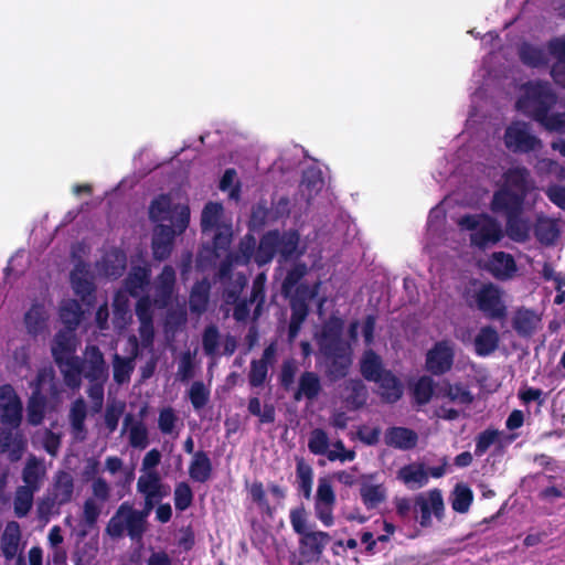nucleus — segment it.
Segmentation results:
<instances>
[{
	"label": "nucleus",
	"mask_w": 565,
	"mask_h": 565,
	"mask_svg": "<svg viewBox=\"0 0 565 565\" xmlns=\"http://www.w3.org/2000/svg\"><path fill=\"white\" fill-rule=\"evenodd\" d=\"M296 478L299 491L306 499L311 498L313 470L303 459L297 460Z\"/></svg>",
	"instance_id": "nucleus-43"
},
{
	"label": "nucleus",
	"mask_w": 565,
	"mask_h": 565,
	"mask_svg": "<svg viewBox=\"0 0 565 565\" xmlns=\"http://www.w3.org/2000/svg\"><path fill=\"white\" fill-rule=\"evenodd\" d=\"M433 394L436 395L433 380L428 376L420 377L414 386V396L416 402L419 404H426L429 402Z\"/></svg>",
	"instance_id": "nucleus-55"
},
{
	"label": "nucleus",
	"mask_w": 565,
	"mask_h": 565,
	"mask_svg": "<svg viewBox=\"0 0 565 565\" xmlns=\"http://www.w3.org/2000/svg\"><path fill=\"white\" fill-rule=\"evenodd\" d=\"M236 171L233 168L226 169L220 180V190L228 192L230 199L237 200L239 198L241 186L236 182Z\"/></svg>",
	"instance_id": "nucleus-53"
},
{
	"label": "nucleus",
	"mask_w": 565,
	"mask_h": 565,
	"mask_svg": "<svg viewBox=\"0 0 565 565\" xmlns=\"http://www.w3.org/2000/svg\"><path fill=\"white\" fill-rule=\"evenodd\" d=\"M47 316L43 305L34 303L24 315V323L28 332L38 335L46 328Z\"/></svg>",
	"instance_id": "nucleus-34"
},
{
	"label": "nucleus",
	"mask_w": 565,
	"mask_h": 565,
	"mask_svg": "<svg viewBox=\"0 0 565 565\" xmlns=\"http://www.w3.org/2000/svg\"><path fill=\"white\" fill-rule=\"evenodd\" d=\"M149 278L150 271L147 267L135 266L125 279V287L132 297H137L139 291L149 284Z\"/></svg>",
	"instance_id": "nucleus-36"
},
{
	"label": "nucleus",
	"mask_w": 565,
	"mask_h": 565,
	"mask_svg": "<svg viewBox=\"0 0 565 565\" xmlns=\"http://www.w3.org/2000/svg\"><path fill=\"white\" fill-rule=\"evenodd\" d=\"M330 536L322 531H311L301 535L299 553L306 562H317L328 545Z\"/></svg>",
	"instance_id": "nucleus-14"
},
{
	"label": "nucleus",
	"mask_w": 565,
	"mask_h": 565,
	"mask_svg": "<svg viewBox=\"0 0 565 565\" xmlns=\"http://www.w3.org/2000/svg\"><path fill=\"white\" fill-rule=\"evenodd\" d=\"M384 439L386 445L406 450L415 447L418 438L417 434L408 428L393 427L385 433Z\"/></svg>",
	"instance_id": "nucleus-29"
},
{
	"label": "nucleus",
	"mask_w": 565,
	"mask_h": 565,
	"mask_svg": "<svg viewBox=\"0 0 565 565\" xmlns=\"http://www.w3.org/2000/svg\"><path fill=\"white\" fill-rule=\"evenodd\" d=\"M520 57L523 63L530 66L544 65L547 62L545 52L534 45L523 44L520 49Z\"/></svg>",
	"instance_id": "nucleus-49"
},
{
	"label": "nucleus",
	"mask_w": 565,
	"mask_h": 565,
	"mask_svg": "<svg viewBox=\"0 0 565 565\" xmlns=\"http://www.w3.org/2000/svg\"><path fill=\"white\" fill-rule=\"evenodd\" d=\"M535 233L540 242L546 245L553 244L558 236L556 224L548 220L540 221Z\"/></svg>",
	"instance_id": "nucleus-56"
},
{
	"label": "nucleus",
	"mask_w": 565,
	"mask_h": 565,
	"mask_svg": "<svg viewBox=\"0 0 565 565\" xmlns=\"http://www.w3.org/2000/svg\"><path fill=\"white\" fill-rule=\"evenodd\" d=\"M74 492L73 477L66 471H58L50 494L57 507L64 505L72 500Z\"/></svg>",
	"instance_id": "nucleus-25"
},
{
	"label": "nucleus",
	"mask_w": 565,
	"mask_h": 565,
	"mask_svg": "<svg viewBox=\"0 0 565 565\" xmlns=\"http://www.w3.org/2000/svg\"><path fill=\"white\" fill-rule=\"evenodd\" d=\"M396 478L408 489L417 490L428 483V470L422 462H411L399 468Z\"/></svg>",
	"instance_id": "nucleus-17"
},
{
	"label": "nucleus",
	"mask_w": 565,
	"mask_h": 565,
	"mask_svg": "<svg viewBox=\"0 0 565 565\" xmlns=\"http://www.w3.org/2000/svg\"><path fill=\"white\" fill-rule=\"evenodd\" d=\"M222 213L223 206L221 203L209 202L205 204L201 214V228L203 235L212 230H217V227L221 226L218 222Z\"/></svg>",
	"instance_id": "nucleus-39"
},
{
	"label": "nucleus",
	"mask_w": 565,
	"mask_h": 565,
	"mask_svg": "<svg viewBox=\"0 0 565 565\" xmlns=\"http://www.w3.org/2000/svg\"><path fill=\"white\" fill-rule=\"evenodd\" d=\"M232 243V228L228 225L218 226L212 238V244L203 245L196 256V265L201 269H206L220 264L218 277L221 280L231 279L232 270L235 265H247V235L241 239L238 253L230 252Z\"/></svg>",
	"instance_id": "nucleus-1"
},
{
	"label": "nucleus",
	"mask_w": 565,
	"mask_h": 565,
	"mask_svg": "<svg viewBox=\"0 0 565 565\" xmlns=\"http://www.w3.org/2000/svg\"><path fill=\"white\" fill-rule=\"evenodd\" d=\"M535 189V182L525 167H511L503 173L502 185L493 194L491 210L507 209L510 212H515L526 205L532 207L535 205L539 195L535 194V199L531 203L526 202L525 199Z\"/></svg>",
	"instance_id": "nucleus-2"
},
{
	"label": "nucleus",
	"mask_w": 565,
	"mask_h": 565,
	"mask_svg": "<svg viewBox=\"0 0 565 565\" xmlns=\"http://www.w3.org/2000/svg\"><path fill=\"white\" fill-rule=\"evenodd\" d=\"M499 334L491 327H483L475 338V350L480 356L491 354L498 347Z\"/></svg>",
	"instance_id": "nucleus-33"
},
{
	"label": "nucleus",
	"mask_w": 565,
	"mask_h": 565,
	"mask_svg": "<svg viewBox=\"0 0 565 565\" xmlns=\"http://www.w3.org/2000/svg\"><path fill=\"white\" fill-rule=\"evenodd\" d=\"M136 363H131L130 359L115 353L113 356V379L118 385L127 384L130 382L131 374L135 371Z\"/></svg>",
	"instance_id": "nucleus-40"
},
{
	"label": "nucleus",
	"mask_w": 565,
	"mask_h": 565,
	"mask_svg": "<svg viewBox=\"0 0 565 565\" xmlns=\"http://www.w3.org/2000/svg\"><path fill=\"white\" fill-rule=\"evenodd\" d=\"M436 398H447L457 406H468L473 401L471 392L466 386L461 384H450L449 382H443L437 386Z\"/></svg>",
	"instance_id": "nucleus-21"
},
{
	"label": "nucleus",
	"mask_w": 565,
	"mask_h": 565,
	"mask_svg": "<svg viewBox=\"0 0 565 565\" xmlns=\"http://www.w3.org/2000/svg\"><path fill=\"white\" fill-rule=\"evenodd\" d=\"M299 235L296 232L279 235L277 232L266 234L259 244L258 262L266 263L279 253L285 259L298 256L297 250Z\"/></svg>",
	"instance_id": "nucleus-8"
},
{
	"label": "nucleus",
	"mask_w": 565,
	"mask_h": 565,
	"mask_svg": "<svg viewBox=\"0 0 565 565\" xmlns=\"http://www.w3.org/2000/svg\"><path fill=\"white\" fill-rule=\"evenodd\" d=\"M486 269L497 279H511L516 273V264L512 255L494 252L486 263Z\"/></svg>",
	"instance_id": "nucleus-16"
},
{
	"label": "nucleus",
	"mask_w": 565,
	"mask_h": 565,
	"mask_svg": "<svg viewBox=\"0 0 565 565\" xmlns=\"http://www.w3.org/2000/svg\"><path fill=\"white\" fill-rule=\"evenodd\" d=\"M540 125L548 131L565 134V113H553L543 116L539 113Z\"/></svg>",
	"instance_id": "nucleus-54"
},
{
	"label": "nucleus",
	"mask_w": 565,
	"mask_h": 565,
	"mask_svg": "<svg viewBox=\"0 0 565 565\" xmlns=\"http://www.w3.org/2000/svg\"><path fill=\"white\" fill-rule=\"evenodd\" d=\"M212 471V461L207 454L203 450L194 452L189 466L190 478L195 482L204 483L211 478Z\"/></svg>",
	"instance_id": "nucleus-26"
},
{
	"label": "nucleus",
	"mask_w": 565,
	"mask_h": 565,
	"mask_svg": "<svg viewBox=\"0 0 565 565\" xmlns=\"http://www.w3.org/2000/svg\"><path fill=\"white\" fill-rule=\"evenodd\" d=\"M83 318L82 306L77 300L71 299L60 307V319L67 331H75Z\"/></svg>",
	"instance_id": "nucleus-31"
},
{
	"label": "nucleus",
	"mask_w": 565,
	"mask_h": 565,
	"mask_svg": "<svg viewBox=\"0 0 565 565\" xmlns=\"http://www.w3.org/2000/svg\"><path fill=\"white\" fill-rule=\"evenodd\" d=\"M524 209L525 206L515 212H510L507 209L493 211L494 213L503 214L507 217V234L514 242H525L530 236L529 222L520 217Z\"/></svg>",
	"instance_id": "nucleus-18"
},
{
	"label": "nucleus",
	"mask_w": 565,
	"mask_h": 565,
	"mask_svg": "<svg viewBox=\"0 0 565 565\" xmlns=\"http://www.w3.org/2000/svg\"><path fill=\"white\" fill-rule=\"evenodd\" d=\"M308 448L315 455H326L329 452V437L324 430L317 428L310 433Z\"/></svg>",
	"instance_id": "nucleus-52"
},
{
	"label": "nucleus",
	"mask_w": 565,
	"mask_h": 565,
	"mask_svg": "<svg viewBox=\"0 0 565 565\" xmlns=\"http://www.w3.org/2000/svg\"><path fill=\"white\" fill-rule=\"evenodd\" d=\"M544 192H545L546 196L548 198V200L554 205H556L561 210L565 211V186L564 185L553 183V184H550L544 190Z\"/></svg>",
	"instance_id": "nucleus-64"
},
{
	"label": "nucleus",
	"mask_w": 565,
	"mask_h": 565,
	"mask_svg": "<svg viewBox=\"0 0 565 565\" xmlns=\"http://www.w3.org/2000/svg\"><path fill=\"white\" fill-rule=\"evenodd\" d=\"M380 394L387 402L397 401L403 393V388L397 379L390 372H384L377 381Z\"/></svg>",
	"instance_id": "nucleus-37"
},
{
	"label": "nucleus",
	"mask_w": 565,
	"mask_h": 565,
	"mask_svg": "<svg viewBox=\"0 0 565 565\" xmlns=\"http://www.w3.org/2000/svg\"><path fill=\"white\" fill-rule=\"evenodd\" d=\"M513 328L521 335L532 334L541 323V317L533 310L520 308L513 316Z\"/></svg>",
	"instance_id": "nucleus-28"
},
{
	"label": "nucleus",
	"mask_w": 565,
	"mask_h": 565,
	"mask_svg": "<svg viewBox=\"0 0 565 565\" xmlns=\"http://www.w3.org/2000/svg\"><path fill=\"white\" fill-rule=\"evenodd\" d=\"M472 499L471 489L463 483H458L451 494V508L456 512L466 513L472 503Z\"/></svg>",
	"instance_id": "nucleus-45"
},
{
	"label": "nucleus",
	"mask_w": 565,
	"mask_h": 565,
	"mask_svg": "<svg viewBox=\"0 0 565 565\" xmlns=\"http://www.w3.org/2000/svg\"><path fill=\"white\" fill-rule=\"evenodd\" d=\"M174 507L178 511L183 512L189 509L193 502V491L185 481L179 482L174 487Z\"/></svg>",
	"instance_id": "nucleus-50"
},
{
	"label": "nucleus",
	"mask_w": 565,
	"mask_h": 565,
	"mask_svg": "<svg viewBox=\"0 0 565 565\" xmlns=\"http://www.w3.org/2000/svg\"><path fill=\"white\" fill-rule=\"evenodd\" d=\"M46 397L39 391H34L26 405V419L32 426H39L43 423L45 416Z\"/></svg>",
	"instance_id": "nucleus-35"
},
{
	"label": "nucleus",
	"mask_w": 565,
	"mask_h": 565,
	"mask_svg": "<svg viewBox=\"0 0 565 565\" xmlns=\"http://www.w3.org/2000/svg\"><path fill=\"white\" fill-rule=\"evenodd\" d=\"M188 395L192 407L196 412L204 408L210 401V390L202 381L193 382L188 392Z\"/></svg>",
	"instance_id": "nucleus-47"
},
{
	"label": "nucleus",
	"mask_w": 565,
	"mask_h": 565,
	"mask_svg": "<svg viewBox=\"0 0 565 565\" xmlns=\"http://www.w3.org/2000/svg\"><path fill=\"white\" fill-rule=\"evenodd\" d=\"M290 524L292 530L300 536L309 533L308 530V514L303 507L295 508L290 511Z\"/></svg>",
	"instance_id": "nucleus-61"
},
{
	"label": "nucleus",
	"mask_w": 565,
	"mask_h": 565,
	"mask_svg": "<svg viewBox=\"0 0 565 565\" xmlns=\"http://www.w3.org/2000/svg\"><path fill=\"white\" fill-rule=\"evenodd\" d=\"M320 391L319 377L312 372H306L299 380V388L296 393V399L306 397L313 399Z\"/></svg>",
	"instance_id": "nucleus-44"
},
{
	"label": "nucleus",
	"mask_w": 565,
	"mask_h": 565,
	"mask_svg": "<svg viewBox=\"0 0 565 565\" xmlns=\"http://www.w3.org/2000/svg\"><path fill=\"white\" fill-rule=\"evenodd\" d=\"M220 341L221 333L218 328L215 324L206 326L202 334V348L204 354L212 359L220 356Z\"/></svg>",
	"instance_id": "nucleus-42"
},
{
	"label": "nucleus",
	"mask_w": 565,
	"mask_h": 565,
	"mask_svg": "<svg viewBox=\"0 0 565 565\" xmlns=\"http://www.w3.org/2000/svg\"><path fill=\"white\" fill-rule=\"evenodd\" d=\"M128 440L132 448L145 449L148 446V429L141 420L136 422L130 426Z\"/></svg>",
	"instance_id": "nucleus-51"
},
{
	"label": "nucleus",
	"mask_w": 565,
	"mask_h": 565,
	"mask_svg": "<svg viewBox=\"0 0 565 565\" xmlns=\"http://www.w3.org/2000/svg\"><path fill=\"white\" fill-rule=\"evenodd\" d=\"M457 225L469 235L472 246L482 249L495 245L504 235L501 223L486 213L465 214L457 220Z\"/></svg>",
	"instance_id": "nucleus-5"
},
{
	"label": "nucleus",
	"mask_w": 565,
	"mask_h": 565,
	"mask_svg": "<svg viewBox=\"0 0 565 565\" xmlns=\"http://www.w3.org/2000/svg\"><path fill=\"white\" fill-rule=\"evenodd\" d=\"M315 503L334 504L335 493L328 478H320L316 492Z\"/></svg>",
	"instance_id": "nucleus-58"
},
{
	"label": "nucleus",
	"mask_w": 565,
	"mask_h": 565,
	"mask_svg": "<svg viewBox=\"0 0 565 565\" xmlns=\"http://www.w3.org/2000/svg\"><path fill=\"white\" fill-rule=\"evenodd\" d=\"M210 285L205 281L196 282L190 292L189 306L193 313L201 315L207 309Z\"/></svg>",
	"instance_id": "nucleus-38"
},
{
	"label": "nucleus",
	"mask_w": 565,
	"mask_h": 565,
	"mask_svg": "<svg viewBox=\"0 0 565 565\" xmlns=\"http://www.w3.org/2000/svg\"><path fill=\"white\" fill-rule=\"evenodd\" d=\"M148 521L142 519V514L134 505L122 502L108 521L105 532L111 539H120L125 534L132 541H140L147 531Z\"/></svg>",
	"instance_id": "nucleus-7"
},
{
	"label": "nucleus",
	"mask_w": 565,
	"mask_h": 565,
	"mask_svg": "<svg viewBox=\"0 0 565 565\" xmlns=\"http://www.w3.org/2000/svg\"><path fill=\"white\" fill-rule=\"evenodd\" d=\"M476 307L488 318L498 319L507 313L503 291L493 284H486L473 294Z\"/></svg>",
	"instance_id": "nucleus-10"
},
{
	"label": "nucleus",
	"mask_w": 565,
	"mask_h": 565,
	"mask_svg": "<svg viewBox=\"0 0 565 565\" xmlns=\"http://www.w3.org/2000/svg\"><path fill=\"white\" fill-rule=\"evenodd\" d=\"M416 504L419 507V521L423 526L431 523V516L440 519L444 512V500L441 492L437 489L422 493L416 498Z\"/></svg>",
	"instance_id": "nucleus-13"
},
{
	"label": "nucleus",
	"mask_w": 565,
	"mask_h": 565,
	"mask_svg": "<svg viewBox=\"0 0 565 565\" xmlns=\"http://www.w3.org/2000/svg\"><path fill=\"white\" fill-rule=\"evenodd\" d=\"M500 433L495 429H487L479 434L476 439V456H482L487 450L498 441Z\"/></svg>",
	"instance_id": "nucleus-60"
},
{
	"label": "nucleus",
	"mask_w": 565,
	"mask_h": 565,
	"mask_svg": "<svg viewBox=\"0 0 565 565\" xmlns=\"http://www.w3.org/2000/svg\"><path fill=\"white\" fill-rule=\"evenodd\" d=\"M71 282L75 295L79 297L81 301L88 307H93L96 302V286L88 277V273L78 269L73 270L71 273Z\"/></svg>",
	"instance_id": "nucleus-19"
},
{
	"label": "nucleus",
	"mask_w": 565,
	"mask_h": 565,
	"mask_svg": "<svg viewBox=\"0 0 565 565\" xmlns=\"http://www.w3.org/2000/svg\"><path fill=\"white\" fill-rule=\"evenodd\" d=\"M175 285V270L172 266L166 265L158 276L156 286V302L164 307L167 306L173 295Z\"/></svg>",
	"instance_id": "nucleus-24"
},
{
	"label": "nucleus",
	"mask_w": 565,
	"mask_h": 565,
	"mask_svg": "<svg viewBox=\"0 0 565 565\" xmlns=\"http://www.w3.org/2000/svg\"><path fill=\"white\" fill-rule=\"evenodd\" d=\"M361 372L366 380L377 381L385 372L382 370L380 358L372 351H366L361 361Z\"/></svg>",
	"instance_id": "nucleus-46"
},
{
	"label": "nucleus",
	"mask_w": 565,
	"mask_h": 565,
	"mask_svg": "<svg viewBox=\"0 0 565 565\" xmlns=\"http://www.w3.org/2000/svg\"><path fill=\"white\" fill-rule=\"evenodd\" d=\"M190 223V210L183 209L174 225L157 224L152 238L173 245L177 235L185 232Z\"/></svg>",
	"instance_id": "nucleus-23"
},
{
	"label": "nucleus",
	"mask_w": 565,
	"mask_h": 565,
	"mask_svg": "<svg viewBox=\"0 0 565 565\" xmlns=\"http://www.w3.org/2000/svg\"><path fill=\"white\" fill-rule=\"evenodd\" d=\"M83 376L88 381H107L109 373L103 352L97 345L86 349V358L82 360Z\"/></svg>",
	"instance_id": "nucleus-12"
},
{
	"label": "nucleus",
	"mask_w": 565,
	"mask_h": 565,
	"mask_svg": "<svg viewBox=\"0 0 565 565\" xmlns=\"http://www.w3.org/2000/svg\"><path fill=\"white\" fill-rule=\"evenodd\" d=\"M275 349L270 345L264 351L262 360L253 362L249 373V384L259 385L265 381L268 365L273 361Z\"/></svg>",
	"instance_id": "nucleus-41"
},
{
	"label": "nucleus",
	"mask_w": 565,
	"mask_h": 565,
	"mask_svg": "<svg viewBox=\"0 0 565 565\" xmlns=\"http://www.w3.org/2000/svg\"><path fill=\"white\" fill-rule=\"evenodd\" d=\"M20 536L19 524L14 521L9 522L1 537V550L7 559L15 557L19 550Z\"/></svg>",
	"instance_id": "nucleus-32"
},
{
	"label": "nucleus",
	"mask_w": 565,
	"mask_h": 565,
	"mask_svg": "<svg viewBox=\"0 0 565 565\" xmlns=\"http://www.w3.org/2000/svg\"><path fill=\"white\" fill-rule=\"evenodd\" d=\"M177 376L181 382H188L194 376V356L190 351L182 353L178 363Z\"/></svg>",
	"instance_id": "nucleus-59"
},
{
	"label": "nucleus",
	"mask_w": 565,
	"mask_h": 565,
	"mask_svg": "<svg viewBox=\"0 0 565 565\" xmlns=\"http://www.w3.org/2000/svg\"><path fill=\"white\" fill-rule=\"evenodd\" d=\"M22 401L0 403V423L9 427L0 431V454H8L11 462L22 458L26 446L22 434L13 433L22 423Z\"/></svg>",
	"instance_id": "nucleus-4"
},
{
	"label": "nucleus",
	"mask_w": 565,
	"mask_h": 565,
	"mask_svg": "<svg viewBox=\"0 0 565 565\" xmlns=\"http://www.w3.org/2000/svg\"><path fill=\"white\" fill-rule=\"evenodd\" d=\"M72 332L60 330L55 333L51 345L54 362L74 355L76 348Z\"/></svg>",
	"instance_id": "nucleus-27"
},
{
	"label": "nucleus",
	"mask_w": 565,
	"mask_h": 565,
	"mask_svg": "<svg viewBox=\"0 0 565 565\" xmlns=\"http://www.w3.org/2000/svg\"><path fill=\"white\" fill-rule=\"evenodd\" d=\"M547 49L556 60L552 66L551 75L557 85L565 87V34L552 39Z\"/></svg>",
	"instance_id": "nucleus-20"
},
{
	"label": "nucleus",
	"mask_w": 565,
	"mask_h": 565,
	"mask_svg": "<svg viewBox=\"0 0 565 565\" xmlns=\"http://www.w3.org/2000/svg\"><path fill=\"white\" fill-rule=\"evenodd\" d=\"M183 209L190 210L185 204H173L169 194H159L149 205L148 215L149 220L156 224L174 225L178 223L180 213Z\"/></svg>",
	"instance_id": "nucleus-11"
},
{
	"label": "nucleus",
	"mask_w": 565,
	"mask_h": 565,
	"mask_svg": "<svg viewBox=\"0 0 565 565\" xmlns=\"http://www.w3.org/2000/svg\"><path fill=\"white\" fill-rule=\"evenodd\" d=\"M373 475H365L361 478V498L367 509L376 508L386 499V489L382 483L373 482Z\"/></svg>",
	"instance_id": "nucleus-22"
},
{
	"label": "nucleus",
	"mask_w": 565,
	"mask_h": 565,
	"mask_svg": "<svg viewBox=\"0 0 565 565\" xmlns=\"http://www.w3.org/2000/svg\"><path fill=\"white\" fill-rule=\"evenodd\" d=\"M343 322L339 318H331L323 327L319 337V345L323 354L330 360L329 375L333 379L343 377L352 363L351 344L342 339Z\"/></svg>",
	"instance_id": "nucleus-3"
},
{
	"label": "nucleus",
	"mask_w": 565,
	"mask_h": 565,
	"mask_svg": "<svg viewBox=\"0 0 565 565\" xmlns=\"http://www.w3.org/2000/svg\"><path fill=\"white\" fill-rule=\"evenodd\" d=\"M454 360V348L448 341L438 342L428 351L426 367L434 374H443L450 370Z\"/></svg>",
	"instance_id": "nucleus-15"
},
{
	"label": "nucleus",
	"mask_w": 565,
	"mask_h": 565,
	"mask_svg": "<svg viewBox=\"0 0 565 565\" xmlns=\"http://www.w3.org/2000/svg\"><path fill=\"white\" fill-rule=\"evenodd\" d=\"M556 103V95L547 83L529 82L521 86L516 108L540 124L539 113L546 116Z\"/></svg>",
	"instance_id": "nucleus-6"
},
{
	"label": "nucleus",
	"mask_w": 565,
	"mask_h": 565,
	"mask_svg": "<svg viewBox=\"0 0 565 565\" xmlns=\"http://www.w3.org/2000/svg\"><path fill=\"white\" fill-rule=\"evenodd\" d=\"M127 266V256L120 248H111L103 256V269L106 276L118 278Z\"/></svg>",
	"instance_id": "nucleus-30"
},
{
	"label": "nucleus",
	"mask_w": 565,
	"mask_h": 565,
	"mask_svg": "<svg viewBox=\"0 0 565 565\" xmlns=\"http://www.w3.org/2000/svg\"><path fill=\"white\" fill-rule=\"evenodd\" d=\"M160 488H163V483L158 471H148L138 478L137 491L139 493H161Z\"/></svg>",
	"instance_id": "nucleus-48"
},
{
	"label": "nucleus",
	"mask_w": 565,
	"mask_h": 565,
	"mask_svg": "<svg viewBox=\"0 0 565 565\" xmlns=\"http://www.w3.org/2000/svg\"><path fill=\"white\" fill-rule=\"evenodd\" d=\"M70 418L72 427L75 430L83 431L85 429L86 406L82 398L74 402L71 408Z\"/></svg>",
	"instance_id": "nucleus-63"
},
{
	"label": "nucleus",
	"mask_w": 565,
	"mask_h": 565,
	"mask_svg": "<svg viewBox=\"0 0 565 565\" xmlns=\"http://www.w3.org/2000/svg\"><path fill=\"white\" fill-rule=\"evenodd\" d=\"M22 480L25 490L38 491L40 488V471L35 462H28L22 471Z\"/></svg>",
	"instance_id": "nucleus-62"
},
{
	"label": "nucleus",
	"mask_w": 565,
	"mask_h": 565,
	"mask_svg": "<svg viewBox=\"0 0 565 565\" xmlns=\"http://www.w3.org/2000/svg\"><path fill=\"white\" fill-rule=\"evenodd\" d=\"M33 501V491L20 488L14 499V513L18 518L25 516L31 508Z\"/></svg>",
	"instance_id": "nucleus-57"
},
{
	"label": "nucleus",
	"mask_w": 565,
	"mask_h": 565,
	"mask_svg": "<svg viewBox=\"0 0 565 565\" xmlns=\"http://www.w3.org/2000/svg\"><path fill=\"white\" fill-rule=\"evenodd\" d=\"M504 145L514 153H529L539 151L543 147L542 140L532 132L531 126L524 121H514L504 132Z\"/></svg>",
	"instance_id": "nucleus-9"
}]
</instances>
